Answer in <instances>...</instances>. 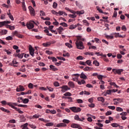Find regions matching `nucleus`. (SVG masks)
Instances as JSON below:
<instances>
[{
  "label": "nucleus",
  "instance_id": "obj_1",
  "mask_svg": "<svg viewBox=\"0 0 129 129\" xmlns=\"http://www.w3.org/2000/svg\"><path fill=\"white\" fill-rule=\"evenodd\" d=\"M77 49L82 50L84 49L85 47L83 45V42L81 41L77 40L75 42Z\"/></svg>",
  "mask_w": 129,
  "mask_h": 129
},
{
  "label": "nucleus",
  "instance_id": "obj_32",
  "mask_svg": "<svg viewBox=\"0 0 129 129\" xmlns=\"http://www.w3.org/2000/svg\"><path fill=\"white\" fill-rule=\"evenodd\" d=\"M39 120H40L41 121H43V122H49L50 121L49 120H45V119L43 118H39Z\"/></svg>",
  "mask_w": 129,
  "mask_h": 129
},
{
  "label": "nucleus",
  "instance_id": "obj_11",
  "mask_svg": "<svg viewBox=\"0 0 129 129\" xmlns=\"http://www.w3.org/2000/svg\"><path fill=\"white\" fill-rule=\"evenodd\" d=\"M13 34L14 36H16V37H18V38H23V35L19 33L17 31H14Z\"/></svg>",
  "mask_w": 129,
  "mask_h": 129
},
{
  "label": "nucleus",
  "instance_id": "obj_54",
  "mask_svg": "<svg viewBox=\"0 0 129 129\" xmlns=\"http://www.w3.org/2000/svg\"><path fill=\"white\" fill-rule=\"evenodd\" d=\"M23 103H29V99L25 98L23 100Z\"/></svg>",
  "mask_w": 129,
  "mask_h": 129
},
{
  "label": "nucleus",
  "instance_id": "obj_7",
  "mask_svg": "<svg viewBox=\"0 0 129 129\" xmlns=\"http://www.w3.org/2000/svg\"><path fill=\"white\" fill-rule=\"evenodd\" d=\"M7 105H9V106H10L12 108H16L15 106H17L18 104L17 103L8 102Z\"/></svg>",
  "mask_w": 129,
  "mask_h": 129
},
{
  "label": "nucleus",
  "instance_id": "obj_34",
  "mask_svg": "<svg viewBox=\"0 0 129 129\" xmlns=\"http://www.w3.org/2000/svg\"><path fill=\"white\" fill-rule=\"evenodd\" d=\"M98 101H101V102L103 103L104 102V98L101 97L98 98Z\"/></svg>",
  "mask_w": 129,
  "mask_h": 129
},
{
  "label": "nucleus",
  "instance_id": "obj_9",
  "mask_svg": "<svg viewBox=\"0 0 129 129\" xmlns=\"http://www.w3.org/2000/svg\"><path fill=\"white\" fill-rule=\"evenodd\" d=\"M29 53L31 56L34 57V56H35V49L33 48V47H30L29 48Z\"/></svg>",
  "mask_w": 129,
  "mask_h": 129
},
{
  "label": "nucleus",
  "instance_id": "obj_26",
  "mask_svg": "<svg viewBox=\"0 0 129 129\" xmlns=\"http://www.w3.org/2000/svg\"><path fill=\"white\" fill-rule=\"evenodd\" d=\"M6 27L10 29V30H11V31H13V30H14L15 29V26H12L7 25Z\"/></svg>",
  "mask_w": 129,
  "mask_h": 129
},
{
  "label": "nucleus",
  "instance_id": "obj_52",
  "mask_svg": "<svg viewBox=\"0 0 129 129\" xmlns=\"http://www.w3.org/2000/svg\"><path fill=\"white\" fill-rule=\"evenodd\" d=\"M8 15L10 19H11V21H14V17H13V15H12V14L9 13Z\"/></svg>",
  "mask_w": 129,
  "mask_h": 129
},
{
  "label": "nucleus",
  "instance_id": "obj_6",
  "mask_svg": "<svg viewBox=\"0 0 129 129\" xmlns=\"http://www.w3.org/2000/svg\"><path fill=\"white\" fill-rule=\"evenodd\" d=\"M28 9L30 11V15H31V16H33V17H34V16H35V9H34V8H33V7H32V6H29L28 7Z\"/></svg>",
  "mask_w": 129,
  "mask_h": 129
},
{
  "label": "nucleus",
  "instance_id": "obj_24",
  "mask_svg": "<svg viewBox=\"0 0 129 129\" xmlns=\"http://www.w3.org/2000/svg\"><path fill=\"white\" fill-rule=\"evenodd\" d=\"M63 31H64V29H63L62 27L61 26H60L57 29V32H58V34H61V32H63Z\"/></svg>",
  "mask_w": 129,
  "mask_h": 129
},
{
  "label": "nucleus",
  "instance_id": "obj_61",
  "mask_svg": "<svg viewBox=\"0 0 129 129\" xmlns=\"http://www.w3.org/2000/svg\"><path fill=\"white\" fill-rule=\"evenodd\" d=\"M77 102L78 103H83V100H82V99H77Z\"/></svg>",
  "mask_w": 129,
  "mask_h": 129
},
{
  "label": "nucleus",
  "instance_id": "obj_22",
  "mask_svg": "<svg viewBox=\"0 0 129 129\" xmlns=\"http://www.w3.org/2000/svg\"><path fill=\"white\" fill-rule=\"evenodd\" d=\"M109 84H110V85H111V86H112L113 85V86H114V87H115L116 88H118L119 87L118 86H117V85H116V84H115V83H114V82H110L109 83Z\"/></svg>",
  "mask_w": 129,
  "mask_h": 129
},
{
  "label": "nucleus",
  "instance_id": "obj_56",
  "mask_svg": "<svg viewBox=\"0 0 129 129\" xmlns=\"http://www.w3.org/2000/svg\"><path fill=\"white\" fill-rule=\"evenodd\" d=\"M96 125H98L100 127H102L103 126V124L101 123L97 122L96 123Z\"/></svg>",
  "mask_w": 129,
  "mask_h": 129
},
{
  "label": "nucleus",
  "instance_id": "obj_51",
  "mask_svg": "<svg viewBox=\"0 0 129 129\" xmlns=\"http://www.w3.org/2000/svg\"><path fill=\"white\" fill-rule=\"evenodd\" d=\"M84 59V57L82 56H79L77 57V60H83Z\"/></svg>",
  "mask_w": 129,
  "mask_h": 129
},
{
  "label": "nucleus",
  "instance_id": "obj_36",
  "mask_svg": "<svg viewBox=\"0 0 129 129\" xmlns=\"http://www.w3.org/2000/svg\"><path fill=\"white\" fill-rule=\"evenodd\" d=\"M116 110V111L121 112V111H123V109L121 108V107H117Z\"/></svg>",
  "mask_w": 129,
  "mask_h": 129
},
{
  "label": "nucleus",
  "instance_id": "obj_37",
  "mask_svg": "<svg viewBox=\"0 0 129 129\" xmlns=\"http://www.w3.org/2000/svg\"><path fill=\"white\" fill-rule=\"evenodd\" d=\"M86 64H87V65H88V66H91V60H87L86 62H85Z\"/></svg>",
  "mask_w": 129,
  "mask_h": 129
},
{
  "label": "nucleus",
  "instance_id": "obj_12",
  "mask_svg": "<svg viewBox=\"0 0 129 129\" xmlns=\"http://www.w3.org/2000/svg\"><path fill=\"white\" fill-rule=\"evenodd\" d=\"M49 68L50 70H52V71H58V69H57L55 66L52 64L49 66Z\"/></svg>",
  "mask_w": 129,
  "mask_h": 129
},
{
  "label": "nucleus",
  "instance_id": "obj_28",
  "mask_svg": "<svg viewBox=\"0 0 129 129\" xmlns=\"http://www.w3.org/2000/svg\"><path fill=\"white\" fill-rule=\"evenodd\" d=\"M113 101H115V100H117V101H118L119 103H121L122 102V99L120 98H114L113 99Z\"/></svg>",
  "mask_w": 129,
  "mask_h": 129
},
{
  "label": "nucleus",
  "instance_id": "obj_63",
  "mask_svg": "<svg viewBox=\"0 0 129 129\" xmlns=\"http://www.w3.org/2000/svg\"><path fill=\"white\" fill-rule=\"evenodd\" d=\"M1 103L3 105H7V104H8V102H7V101L5 100L1 101Z\"/></svg>",
  "mask_w": 129,
  "mask_h": 129
},
{
  "label": "nucleus",
  "instance_id": "obj_59",
  "mask_svg": "<svg viewBox=\"0 0 129 129\" xmlns=\"http://www.w3.org/2000/svg\"><path fill=\"white\" fill-rule=\"evenodd\" d=\"M127 114L126 112H122V113H120V115H122V116H125Z\"/></svg>",
  "mask_w": 129,
  "mask_h": 129
},
{
  "label": "nucleus",
  "instance_id": "obj_16",
  "mask_svg": "<svg viewBox=\"0 0 129 129\" xmlns=\"http://www.w3.org/2000/svg\"><path fill=\"white\" fill-rule=\"evenodd\" d=\"M0 109L2 111H4V112H6L7 113H10V110L6 109V108H5L4 107H1Z\"/></svg>",
  "mask_w": 129,
  "mask_h": 129
},
{
  "label": "nucleus",
  "instance_id": "obj_27",
  "mask_svg": "<svg viewBox=\"0 0 129 129\" xmlns=\"http://www.w3.org/2000/svg\"><path fill=\"white\" fill-rule=\"evenodd\" d=\"M111 125L113 127H117L118 126H119V124L116 123H113L111 124Z\"/></svg>",
  "mask_w": 129,
  "mask_h": 129
},
{
  "label": "nucleus",
  "instance_id": "obj_47",
  "mask_svg": "<svg viewBox=\"0 0 129 129\" xmlns=\"http://www.w3.org/2000/svg\"><path fill=\"white\" fill-rule=\"evenodd\" d=\"M22 8L23 10L26 11L27 9H26V5H25V2H22Z\"/></svg>",
  "mask_w": 129,
  "mask_h": 129
},
{
  "label": "nucleus",
  "instance_id": "obj_45",
  "mask_svg": "<svg viewBox=\"0 0 129 129\" xmlns=\"http://www.w3.org/2000/svg\"><path fill=\"white\" fill-rule=\"evenodd\" d=\"M58 6V4H57L56 3L54 2L52 5V7L53 8V9H57V7Z\"/></svg>",
  "mask_w": 129,
  "mask_h": 129
},
{
  "label": "nucleus",
  "instance_id": "obj_48",
  "mask_svg": "<svg viewBox=\"0 0 129 129\" xmlns=\"http://www.w3.org/2000/svg\"><path fill=\"white\" fill-rule=\"evenodd\" d=\"M54 86H55V87H58V86H60V84L58 82H55L54 83Z\"/></svg>",
  "mask_w": 129,
  "mask_h": 129
},
{
  "label": "nucleus",
  "instance_id": "obj_58",
  "mask_svg": "<svg viewBox=\"0 0 129 129\" xmlns=\"http://www.w3.org/2000/svg\"><path fill=\"white\" fill-rule=\"evenodd\" d=\"M83 23H84V24H85L86 26H89V23H88L87 20H83Z\"/></svg>",
  "mask_w": 129,
  "mask_h": 129
},
{
  "label": "nucleus",
  "instance_id": "obj_13",
  "mask_svg": "<svg viewBox=\"0 0 129 129\" xmlns=\"http://www.w3.org/2000/svg\"><path fill=\"white\" fill-rule=\"evenodd\" d=\"M80 125L76 123H72L71 124V127H73V128H78V127H80Z\"/></svg>",
  "mask_w": 129,
  "mask_h": 129
},
{
  "label": "nucleus",
  "instance_id": "obj_2",
  "mask_svg": "<svg viewBox=\"0 0 129 129\" xmlns=\"http://www.w3.org/2000/svg\"><path fill=\"white\" fill-rule=\"evenodd\" d=\"M34 24L36 25V22L34 21L27 22L26 24V27L29 30H32L34 28Z\"/></svg>",
  "mask_w": 129,
  "mask_h": 129
},
{
  "label": "nucleus",
  "instance_id": "obj_50",
  "mask_svg": "<svg viewBox=\"0 0 129 129\" xmlns=\"http://www.w3.org/2000/svg\"><path fill=\"white\" fill-rule=\"evenodd\" d=\"M66 46H67V47H68L69 48H72V45L70 44V43H65Z\"/></svg>",
  "mask_w": 129,
  "mask_h": 129
},
{
  "label": "nucleus",
  "instance_id": "obj_60",
  "mask_svg": "<svg viewBox=\"0 0 129 129\" xmlns=\"http://www.w3.org/2000/svg\"><path fill=\"white\" fill-rule=\"evenodd\" d=\"M90 67H86L84 69V71H89L90 70Z\"/></svg>",
  "mask_w": 129,
  "mask_h": 129
},
{
  "label": "nucleus",
  "instance_id": "obj_38",
  "mask_svg": "<svg viewBox=\"0 0 129 129\" xmlns=\"http://www.w3.org/2000/svg\"><path fill=\"white\" fill-rule=\"evenodd\" d=\"M77 41H85V39L82 38V37L80 36H78V40Z\"/></svg>",
  "mask_w": 129,
  "mask_h": 129
},
{
  "label": "nucleus",
  "instance_id": "obj_40",
  "mask_svg": "<svg viewBox=\"0 0 129 129\" xmlns=\"http://www.w3.org/2000/svg\"><path fill=\"white\" fill-rule=\"evenodd\" d=\"M77 15H83V14H84V11H77Z\"/></svg>",
  "mask_w": 129,
  "mask_h": 129
},
{
  "label": "nucleus",
  "instance_id": "obj_18",
  "mask_svg": "<svg viewBox=\"0 0 129 129\" xmlns=\"http://www.w3.org/2000/svg\"><path fill=\"white\" fill-rule=\"evenodd\" d=\"M68 85L71 87V88H74L75 87V85L73 82H69L68 83Z\"/></svg>",
  "mask_w": 129,
  "mask_h": 129
},
{
  "label": "nucleus",
  "instance_id": "obj_43",
  "mask_svg": "<svg viewBox=\"0 0 129 129\" xmlns=\"http://www.w3.org/2000/svg\"><path fill=\"white\" fill-rule=\"evenodd\" d=\"M62 122H64V123H69L70 122V120L67 119H64L62 120Z\"/></svg>",
  "mask_w": 129,
  "mask_h": 129
},
{
  "label": "nucleus",
  "instance_id": "obj_57",
  "mask_svg": "<svg viewBox=\"0 0 129 129\" xmlns=\"http://www.w3.org/2000/svg\"><path fill=\"white\" fill-rule=\"evenodd\" d=\"M28 125H29V126H30L31 127V128L35 129L36 127V125H35L34 124H29Z\"/></svg>",
  "mask_w": 129,
  "mask_h": 129
},
{
  "label": "nucleus",
  "instance_id": "obj_5",
  "mask_svg": "<svg viewBox=\"0 0 129 129\" xmlns=\"http://www.w3.org/2000/svg\"><path fill=\"white\" fill-rule=\"evenodd\" d=\"M59 88H61V92H65L67 91V90H70V88L68 87V86L64 85L62 86V87H59Z\"/></svg>",
  "mask_w": 129,
  "mask_h": 129
},
{
  "label": "nucleus",
  "instance_id": "obj_3",
  "mask_svg": "<svg viewBox=\"0 0 129 129\" xmlns=\"http://www.w3.org/2000/svg\"><path fill=\"white\" fill-rule=\"evenodd\" d=\"M70 109L75 113H77V112H80L81 111V108L78 107H72L70 108Z\"/></svg>",
  "mask_w": 129,
  "mask_h": 129
},
{
  "label": "nucleus",
  "instance_id": "obj_21",
  "mask_svg": "<svg viewBox=\"0 0 129 129\" xmlns=\"http://www.w3.org/2000/svg\"><path fill=\"white\" fill-rule=\"evenodd\" d=\"M1 35H7L8 34V30H3L0 32Z\"/></svg>",
  "mask_w": 129,
  "mask_h": 129
},
{
  "label": "nucleus",
  "instance_id": "obj_39",
  "mask_svg": "<svg viewBox=\"0 0 129 129\" xmlns=\"http://www.w3.org/2000/svg\"><path fill=\"white\" fill-rule=\"evenodd\" d=\"M7 41H12L13 40V37L9 36L6 38Z\"/></svg>",
  "mask_w": 129,
  "mask_h": 129
},
{
  "label": "nucleus",
  "instance_id": "obj_15",
  "mask_svg": "<svg viewBox=\"0 0 129 129\" xmlns=\"http://www.w3.org/2000/svg\"><path fill=\"white\" fill-rule=\"evenodd\" d=\"M57 127H60L61 126H67V124L64 123H57L56 125Z\"/></svg>",
  "mask_w": 129,
  "mask_h": 129
},
{
  "label": "nucleus",
  "instance_id": "obj_42",
  "mask_svg": "<svg viewBox=\"0 0 129 129\" xmlns=\"http://www.w3.org/2000/svg\"><path fill=\"white\" fill-rule=\"evenodd\" d=\"M60 26H62V27H68V25H67V23H66L65 22H62L60 23Z\"/></svg>",
  "mask_w": 129,
  "mask_h": 129
},
{
  "label": "nucleus",
  "instance_id": "obj_44",
  "mask_svg": "<svg viewBox=\"0 0 129 129\" xmlns=\"http://www.w3.org/2000/svg\"><path fill=\"white\" fill-rule=\"evenodd\" d=\"M29 88H30L31 89H33L34 88V85L32 84L31 83H29L28 85Z\"/></svg>",
  "mask_w": 129,
  "mask_h": 129
},
{
  "label": "nucleus",
  "instance_id": "obj_23",
  "mask_svg": "<svg viewBox=\"0 0 129 129\" xmlns=\"http://www.w3.org/2000/svg\"><path fill=\"white\" fill-rule=\"evenodd\" d=\"M85 83H86V82L84 80H82L81 81H78V84H79V85H81V84H85Z\"/></svg>",
  "mask_w": 129,
  "mask_h": 129
},
{
  "label": "nucleus",
  "instance_id": "obj_55",
  "mask_svg": "<svg viewBox=\"0 0 129 129\" xmlns=\"http://www.w3.org/2000/svg\"><path fill=\"white\" fill-rule=\"evenodd\" d=\"M17 106H18V107H24L26 108L27 107V105H22V104H18L17 105Z\"/></svg>",
  "mask_w": 129,
  "mask_h": 129
},
{
  "label": "nucleus",
  "instance_id": "obj_10",
  "mask_svg": "<svg viewBox=\"0 0 129 129\" xmlns=\"http://www.w3.org/2000/svg\"><path fill=\"white\" fill-rule=\"evenodd\" d=\"M115 38H124L125 37V34L124 35H121L119 34V33H114Z\"/></svg>",
  "mask_w": 129,
  "mask_h": 129
},
{
  "label": "nucleus",
  "instance_id": "obj_31",
  "mask_svg": "<svg viewBox=\"0 0 129 129\" xmlns=\"http://www.w3.org/2000/svg\"><path fill=\"white\" fill-rule=\"evenodd\" d=\"M93 64H94L96 67L99 66V62L97 61V60H94Z\"/></svg>",
  "mask_w": 129,
  "mask_h": 129
},
{
  "label": "nucleus",
  "instance_id": "obj_4",
  "mask_svg": "<svg viewBox=\"0 0 129 129\" xmlns=\"http://www.w3.org/2000/svg\"><path fill=\"white\" fill-rule=\"evenodd\" d=\"M122 71H123V70L122 69H112V72H114V74H118L119 75H120V74H121Z\"/></svg>",
  "mask_w": 129,
  "mask_h": 129
},
{
  "label": "nucleus",
  "instance_id": "obj_25",
  "mask_svg": "<svg viewBox=\"0 0 129 129\" xmlns=\"http://www.w3.org/2000/svg\"><path fill=\"white\" fill-rule=\"evenodd\" d=\"M7 25V22L6 21L0 22V28L4 27Z\"/></svg>",
  "mask_w": 129,
  "mask_h": 129
},
{
  "label": "nucleus",
  "instance_id": "obj_64",
  "mask_svg": "<svg viewBox=\"0 0 129 129\" xmlns=\"http://www.w3.org/2000/svg\"><path fill=\"white\" fill-rule=\"evenodd\" d=\"M95 41L96 43H101V41L99 40V39H98V38H95Z\"/></svg>",
  "mask_w": 129,
  "mask_h": 129
},
{
  "label": "nucleus",
  "instance_id": "obj_33",
  "mask_svg": "<svg viewBox=\"0 0 129 129\" xmlns=\"http://www.w3.org/2000/svg\"><path fill=\"white\" fill-rule=\"evenodd\" d=\"M39 117H41V115L38 114H35L32 116V118H39Z\"/></svg>",
  "mask_w": 129,
  "mask_h": 129
},
{
  "label": "nucleus",
  "instance_id": "obj_14",
  "mask_svg": "<svg viewBox=\"0 0 129 129\" xmlns=\"http://www.w3.org/2000/svg\"><path fill=\"white\" fill-rule=\"evenodd\" d=\"M80 78H81L82 79L86 80L87 79V76H86V75H85L84 73H82L80 75Z\"/></svg>",
  "mask_w": 129,
  "mask_h": 129
},
{
  "label": "nucleus",
  "instance_id": "obj_53",
  "mask_svg": "<svg viewBox=\"0 0 129 129\" xmlns=\"http://www.w3.org/2000/svg\"><path fill=\"white\" fill-rule=\"evenodd\" d=\"M62 56L63 57H69V56H70V54H69V53H68V52H67L66 53H63L62 54Z\"/></svg>",
  "mask_w": 129,
  "mask_h": 129
},
{
  "label": "nucleus",
  "instance_id": "obj_30",
  "mask_svg": "<svg viewBox=\"0 0 129 129\" xmlns=\"http://www.w3.org/2000/svg\"><path fill=\"white\" fill-rule=\"evenodd\" d=\"M28 125H29V124L28 123H25L23 125L22 129H29V128L28 127Z\"/></svg>",
  "mask_w": 129,
  "mask_h": 129
},
{
  "label": "nucleus",
  "instance_id": "obj_29",
  "mask_svg": "<svg viewBox=\"0 0 129 129\" xmlns=\"http://www.w3.org/2000/svg\"><path fill=\"white\" fill-rule=\"evenodd\" d=\"M77 27V26H76V25H74L73 24L70 26L69 29L70 30H73L74 29H75Z\"/></svg>",
  "mask_w": 129,
  "mask_h": 129
},
{
  "label": "nucleus",
  "instance_id": "obj_20",
  "mask_svg": "<svg viewBox=\"0 0 129 129\" xmlns=\"http://www.w3.org/2000/svg\"><path fill=\"white\" fill-rule=\"evenodd\" d=\"M74 118L75 120H78L79 121H83V120H82L81 118H79V115H75Z\"/></svg>",
  "mask_w": 129,
  "mask_h": 129
},
{
  "label": "nucleus",
  "instance_id": "obj_8",
  "mask_svg": "<svg viewBox=\"0 0 129 129\" xmlns=\"http://www.w3.org/2000/svg\"><path fill=\"white\" fill-rule=\"evenodd\" d=\"M16 91L17 92H21L22 91H25V88H24V86L20 85L19 86V87L17 88Z\"/></svg>",
  "mask_w": 129,
  "mask_h": 129
},
{
  "label": "nucleus",
  "instance_id": "obj_19",
  "mask_svg": "<svg viewBox=\"0 0 129 129\" xmlns=\"http://www.w3.org/2000/svg\"><path fill=\"white\" fill-rule=\"evenodd\" d=\"M24 53H18L16 54V57H18L19 58V59H22L23 58V57H24Z\"/></svg>",
  "mask_w": 129,
  "mask_h": 129
},
{
  "label": "nucleus",
  "instance_id": "obj_62",
  "mask_svg": "<svg viewBox=\"0 0 129 129\" xmlns=\"http://www.w3.org/2000/svg\"><path fill=\"white\" fill-rule=\"evenodd\" d=\"M39 66L44 67V66H46V64L44 62H40L39 63Z\"/></svg>",
  "mask_w": 129,
  "mask_h": 129
},
{
  "label": "nucleus",
  "instance_id": "obj_17",
  "mask_svg": "<svg viewBox=\"0 0 129 129\" xmlns=\"http://www.w3.org/2000/svg\"><path fill=\"white\" fill-rule=\"evenodd\" d=\"M57 14L58 15H59V16H63V15L64 16H67V14L65 13V12H63L62 11H59Z\"/></svg>",
  "mask_w": 129,
  "mask_h": 129
},
{
  "label": "nucleus",
  "instance_id": "obj_35",
  "mask_svg": "<svg viewBox=\"0 0 129 129\" xmlns=\"http://www.w3.org/2000/svg\"><path fill=\"white\" fill-rule=\"evenodd\" d=\"M69 18H72V19H74L77 17V16L75 14H70L69 15Z\"/></svg>",
  "mask_w": 129,
  "mask_h": 129
},
{
  "label": "nucleus",
  "instance_id": "obj_41",
  "mask_svg": "<svg viewBox=\"0 0 129 129\" xmlns=\"http://www.w3.org/2000/svg\"><path fill=\"white\" fill-rule=\"evenodd\" d=\"M64 96H71L72 95V94H71L70 92H68L63 94Z\"/></svg>",
  "mask_w": 129,
  "mask_h": 129
},
{
  "label": "nucleus",
  "instance_id": "obj_46",
  "mask_svg": "<svg viewBox=\"0 0 129 129\" xmlns=\"http://www.w3.org/2000/svg\"><path fill=\"white\" fill-rule=\"evenodd\" d=\"M108 108L109 109H112V110H114V109H115V106H108Z\"/></svg>",
  "mask_w": 129,
  "mask_h": 129
},
{
  "label": "nucleus",
  "instance_id": "obj_49",
  "mask_svg": "<svg viewBox=\"0 0 129 129\" xmlns=\"http://www.w3.org/2000/svg\"><path fill=\"white\" fill-rule=\"evenodd\" d=\"M53 122H48L45 125L46 126H52V125H53Z\"/></svg>",
  "mask_w": 129,
  "mask_h": 129
}]
</instances>
